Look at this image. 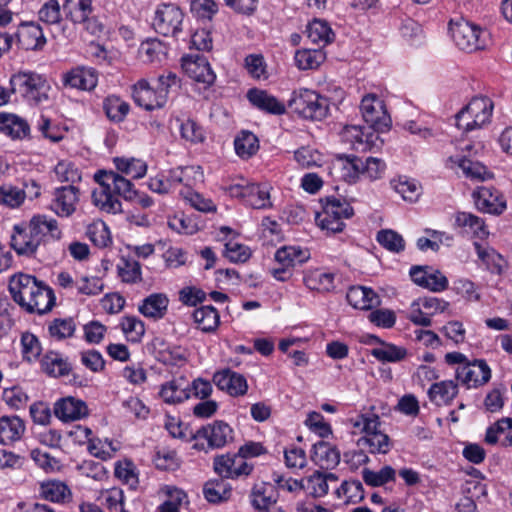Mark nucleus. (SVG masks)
Segmentation results:
<instances>
[{"instance_id": "1", "label": "nucleus", "mask_w": 512, "mask_h": 512, "mask_svg": "<svg viewBox=\"0 0 512 512\" xmlns=\"http://www.w3.org/2000/svg\"><path fill=\"white\" fill-rule=\"evenodd\" d=\"M94 178L100 188L92 192V200L102 211L113 214L122 211V204L116 195L129 201L137 196L133 184L116 172L100 170Z\"/></svg>"}, {"instance_id": "2", "label": "nucleus", "mask_w": 512, "mask_h": 512, "mask_svg": "<svg viewBox=\"0 0 512 512\" xmlns=\"http://www.w3.org/2000/svg\"><path fill=\"white\" fill-rule=\"evenodd\" d=\"M10 92L19 95L30 105H40L49 99L51 89L47 79L34 71H19L9 80Z\"/></svg>"}, {"instance_id": "3", "label": "nucleus", "mask_w": 512, "mask_h": 512, "mask_svg": "<svg viewBox=\"0 0 512 512\" xmlns=\"http://www.w3.org/2000/svg\"><path fill=\"white\" fill-rule=\"evenodd\" d=\"M321 203L322 212L315 217L319 227L331 233L342 232L345 227L343 220L354 215L352 206L345 199L335 196H327L321 199Z\"/></svg>"}, {"instance_id": "4", "label": "nucleus", "mask_w": 512, "mask_h": 512, "mask_svg": "<svg viewBox=\"0 0 512 512\" xmlns=\"http://www.w3.org/2000/svg\"><path fill=\"white\" fill-rule=\"evenodd\" d=\"M288 107L304 119L317 121L325 118L329 111L327 98L309 89L294 91Z\"/></svg>"}, {"instance_id": "5", "label": "nucleus", "mask_w": 512, "mask_h": 512, "mask_svg": "<svg viewBox=\"0 0 512 512\" xmlns=\"http://www.w3.org/2000/svg\"><path fill=\"white\" fill-rule=\"evenodd\" d=\"M449 31L455 45L462 51L470 53L486 46L483 38L485 31L463 18L458 21L451 20Z\"/></svg>"}, {"instance_id": "6", "label": "nucleus", "mask_w": 512, "mask_h": 512, "mask_svg": "<svg viewBox=\"0 0 512 512\" xmlns=\"http://www.w3.org/2000/svg\"><path fill=\"white\" fill-rule=\"evenodd\" d=\"M193 439L196 450L220 449L233 441V429L226 422L216 420L198 429Z\"/></svg>"}, {"instance_id": "7", "label": "nucleus", "mask_w": 512, "mask_h": 512, "mask_svg": "<svg viewBox=\"0 0 512 512\" xmlns=\"http://www.w3.org/2000/svg\"><path fill=\"white\" fill-rule=\"evenodd\" d=\"M183 19L184 13L178 5L162 3L155 11L153 27L163 36L176 37L182 30Z\"/></svg>"}, {"instance_id": "8", "label": "nucleus", "mask_w": 512, "mask_h": 512, "mask_svg": "<svg viewBox=\"0 0 512 512\" xmlns=\"http://www.w3.org/2000/svg\"><path fill=\"white\" fill-rule=\"evenodd\" d=\"M360 111L369 129L389 130L391 118L385 109L383 101L375 94H367L362 98Z\"/></svg>"}, {"instance_id": "9", "label": "nucleus", "mask_w": 512, "mask_h": 512, "mask_svg": "<svg viewBox=\"0 0 512 512\" xmlns=\"http://www.w3.org/2000/svg\"><path fill=\"white\" fill-rule=\"evenodd\" d=\"M456 380L467 389L478 388L489 382L491 369L483 359L467 361L455 371Z\"/></svg>"}, {"instance_id": "10", "label": "nucleus", "mask_w": 512, "mask_h": 512, "mask_svg": "<svg viewBox=\"0 0 512 512\" xmlns=\"http://www.w3.org/2000/svg\"><path fill=\"white\" fill-rule=\"evenodd\" d=\"M41 283L35 276L19 273L11 277L9 291L13 300L26 310Z\"/></svg>"}, {"instance_id": "11", "label": "nucleus", "mask_w": 512, "mask_h": 512, "mask_svg": "<svg viewBox=\"0 0 512 512\" xmlns=\"http://www.w3.org/2000/svg\"><path fill=\"white\" fill-rule=\"evenodd\" d=\"M380 130L369 129V126L347 125L344 135L350 139L353 148L358 152L372 151L379 149L383 141L379 137Z\"/></svg>"}, {"instance_id": "12", "label": "nucleus", "mask_w": 512, "mask_h": 512, "mask_svg": "<svg viewBox=\"0 0 512 512\" xmlns=\"http://www.w3.org/2000/svg\"><path fill=\"white\" fill-rule=\"evenodd\" d=\"M182 68L194 81L211 86L216 80V74L212 70L207 58L200 54L187 55L182 58Z\"/></svg>"}, {"instance_id": "13", "label": "nucleus", "mask_w": 512, "mask_h": 512, "mask_svg": "<svg viewBox=\"0 0 512 512\" xmlns=\"http://www.w3.org/2000/svg\"><path fill=\"white\" fill-rule=\"evenodd\" d=\"M10 245L19 256L25 257H34L41 246L25 222L13 226Z\"/></svg>"}, {"instance_id": "14", "label": "nucleus", "mask_w": 512, "mask_h": 512, "mask_svg": "<svg viewBox=\"0 0 512 512\" xmlns=\"http://www.w3.org/2000/svg\"><path fill=\"white\" fill-rule=\"evenodd\" d=\"M477 209L484 213L500 215L506 209V201L502 194L494 187H479L473 193Z\"/></svg>"}, {"instance_id": "15", "label": "nucleus", "mask_w": 512, "mask_h": 512, "mask_svg": "<svg viewBox=\"0 0 512 512\" xmlns=\"http://www.w3.org/2000/svg\"><path fill=\"white\" fill-rule=\"evenodd\" d=\"M27 224L40 245L49 240L58 241L63 236L58 221L47 215H34Z\"/></svg>"}, {"instance_id": "16", "label": "nucleus", "mask_w": 512, "mask_h": 512, "mask_svg": "<svg viewBox=\"0 0 512 512\" xmlns=\"http://www.w3.org/2000/svg\"><path fill=\"white\" fill-rule=\"evenodd\" d=\"M79 200V189L74 185L62 186L54 191L51 210L59 217H70L76 210Z\"/></svg>"}, {"instance_id": "17", "label": "nucleus", "mask_w": 512, "mask_h": 512, "mask_svg": "<svg viewBox=\"0 0 512 512\" xmlns=\"http://www.w3.org/2000/svg\"><path fill=\"white\" fill-rule=\"evenodd\" d=\"M18 45L24 50L39 51L46 45L42 27L36 22H23L16 33Z\"/></svg>"}, {"instance_id": "18", "label": "nucleus", "mask_w": 512, "mask_h": 512, "mask_svg": "<svg viewBox=\"0 0 512 512\" xmlns=\"http://www.w3.org/2000/svg\"><path fill=\"white\" fill-rule=\"evenodd\" d=\"M213 382L220 390L226 391L234 397L242 396L248 390L246 378L231 369L216 372L213 376Z\"/></svg>"}, {"instance_id": "19", "label": "nucleus", "mask_w": 512, "mask_h": 512, "mask_svg": "<svg viewBox=\"0 0 512 512\" xmlns=\"http://www.w3.org/2000/svg\"><path fill=\"white\" fill-rule=\"evenodd\" d=\"M333 167L339 177L348 184L357 183L362 176V158L350 154H339L333 161Z\"/></svg>"}, {"instance_id": "20", "label": "nucleus", "mask_w": 512, "mask_h": 512, "mask_svg": "<svg viewBox=\"0 0 512 512\" xmlns=\"http://www.w3.org/2000/svg\"><path fill=\"white\" fill-rule=\"evenodd\" d=\"M235 466V459L230 458V453L217 455L213 461L215 473L224 479H237L240 476H248L253 471V465L248 462H242L240 466Z\"/></svg>"}, {"instance_id": "21", "label": "nucleus", "mask_w": 512, "mask_h": 512, "mask_svg": "<svg viewBox=\"0 0 512 512\" xmlns=\"http://www.w3.org/2000/svg\"><path fill=\"white\" fill-rule=\"evenodd\" d=\"M278 497L276 487L268 482L255 484L249 495L251 505L258 512L272 509L276 505Z\"/></svg>"}, {"instance_id": "22", "label": "nucleus", "mask_w": 512, "mask_h": 512, "mask_svg": "<svg viewBox=\"0 0 512 512\" xmlns=\"http://www.w3.org/2000/svg\"><path fill=\"white\" fill-rule=\"evenodd\" d=\"M247 99L257 109L272 115H282L286 106L266 90L252 88L247 92Z\"/></svg>"}, {"instance_id": "23", "label": "nucleus", "mask_w": 512, "mask_h": 512, "mask_svg": "<svg viewBox=\"0 0 512 512\" xmlns=\"http://www.w3.org/2000/svg\"><path fill=\"white\" fill-rule=\"evenodd\" d=\"M54 414L60 420L74 421L88 415V408L84 401L74 397L59 399L54 404Z\"/></svg>"}, {"instance_id": "24", "label": "nucleus", "mask_w": 512, "mask_h": 512, "mask_svg": "<svg viewBox=\"0 0 512 512\" xmlns=\"http://www.w3.org/2000/svg\"><path fill=\"white\" fill-rule=\"evenodd\" d=\"M64 85L79 90L90 91L98 82V75L94 68L76 67L64 75Z\"/></svg>"}, {"instance_id": "25", "label": "nucleus", "mask_w": 512, "mask_h": 512, "mask_svg": "<svg viewBox=\"0 0 512 512\" xmlns=\"http://www.w3.org/2000/svg\"><path fill=\"white\" fill-rule=\"evenodd\" d=\"M133 99L138 106L148 111L165 105V94H158V91L150 88L145 80L139 81L134 86Z\"/></svg>"}, {"instance_id": "26", "label": "nucleus", "mask_w": 512, "mask_h": 512, "mask_svg": "<svg viewBox=\"0 0 512 512\" xmlns=\"http://www.w3.org/2000/svg\"><path fill=\"white\" fill-rule=\"evenodd\" d=\"M311 460L321 469H333L340 462V452L335 446L320 440L312 447Z\"/></svg>"}, {"instance_id": "27", "label": "nucleus", "mask_w": 512, "mask_h": 512, "mask_svg": "<svg viewBox=\"0 0 512 512\" xmlns=\"http://www.w3.org/2000/svg\"><path fill=\"white\" fill-rule=\"evenodd\" d=\"M338 479V476L334 473L316 470L310 476L303 479V490L313 498L324 497L329 491V483H335Z\"/></svg>"}, {"instance_id": "28", "label": "nucleus", "mask_w": 512, "mask_h": 512, "mask_svg": "<svg viewBox=\"0 0 512 512\" xmlns=\"http://www.w3.org/2000/svg\"><path fill=\"white\" fill-rule=\"evenodd\" d=\"M458 384L453 380L433 383L427 391L429 400L436 406H449L458 395Z\"/></svg>"}, {"instance_id": "29", "label": "nucleus", "mask_w": 512, "mask_h": 512, "mask_svg": "<svg viewBox=\"0 0 512 512\" xmlns=\"http://www.w3.org/2000/svg\"><path fill=\"white\" fill-rule=\"evenodd\" d=\"M26 430L24 421L18 416L0 418V443L10 445L20 440Z\"/></svg>"}, {"instance_id": "30", "label": "nucleus", "mask_w": 512, "mask_h": 512, "mask_svg": "<svg viewBox=\"0 0 512 512\" xmlns=\"http://www.w3.org/2000/svg\"><path fill=\"white\" fill-rule=\"evenodd\" d=\"M346 299L354 308L361 310L372 309L380 302L378 295L371 288L364 286L351 287L347 292Z\"/></svg>"}, {"instance_id": "31", "label": "nucleus", "mask_w": 512, "mask_h": 512, "mask_svg": "<svg viewBox=\"0 0 512 512\" xmlns=\"http://www.w3.org/2000/svg\"><path fill=\"white\" fill-rule=\"evenodd\" d=\"M168 304L169 299L165 294L153 293L143 299L138 310L143 316L156 320L165 316Z\"/></svg>"}, {"instance_id": "32", "label": "nucleus", "mask_w": 512, "mask_h": 512, "mask_svg": "<svg viewBox=\"0 0 512 512\" xmlns=\"http://www.w3.org/2000/svg\"><path fill=\"white\" fill-rule=\"evenodd\" d=\"M62 9L68 20L82 24L88 21L93 12L92 0H63Z\"/></svg>"}, {"instance_id": "33", "label": "nucleus", "mask_w": 512, "mask_h": 512, "mask_svg": "<svg viewBox=\"0 0 512 512\" xmlns=\"http://www.w3.org/2000/svg\"><path fill=\"white\" fill-rule=\"evenodd\" d=\"M42 370L51 377H63L71 373L72 367L66 358L55 351L47 352L41 359Z\"/></svg>"}, {"instance_id": "34", "label": "nucleus", "mask_w": 512, "mask_h": 512, "mask_svg": "<svg viewBox=\"0 0 512 512\" xmlns=\"http://www.w3.org/2000/svg\"><path fill=\"white\" fill-rule=\"evenodd\" d=\"M0 131L13 139H23L29 135L30 127L23 118L15 114H2Z\"/></svg>"}, {"instance_id": "35", "label": "nucleus", "mask_w": 512, "mask_h": 512, "mask_svg": "<svg viewBox=\"0 0 512 512\" xmlns=\"http://www.w3.org/2000/svg\"><path fill=\"white\" fill-rule=\"evenodd\" d=\"M203 494L208 502L221 503L230 499L232 487L226 479L220 477L206 482L203 487Z\"/></svg>"}, {"instance_id": "36", "label": "nucleus", "mask_w": 512, "mask_h": 512, "mask_svg": "<svg viewBox=\"0 0 512 512\" xmlns=\"http://www.w3.org/2000/svg\"><path fill=\"white\" fill-rule=\"evenodd\" d=\"M183 378L173 379L162 385L160 390L161 398L169 404L183 402L190 398L188 386Z\"/></svg>"}, {"instance_id": "37", "label": "nucleus", "mask_w": 512, "mask_h": 512, "mask_svg": "<svg viewBox=\"0 0 512 512\" xmlns=\"http://www.w3.org/2000/svg\"><path fill=\"white\" fill-rule=\"evenodd\" d=\"M56 297L53 290L41 283L39 291L36 292L31 303L26 308L29 313H37L39 315L49 312L55 305Z\"/></svg>"}, {"instance_id": "38", "label": "nucleus", "mask_w": 512, "mask_h": 512, "mask_svg": "<svg viewBox=\"0 0 512 512\" xmlns=\"http://www.w3.org/2000/svg\"><path fill=\"white\" fill-rule=\"evenodd\" d=\"M465 107L475 118L474 123L482 127L490 121L494 105L490 98L480 96L472 98Z\"/></svg>"}, {"instance_id": "39", "label": "nucleus", "mask_w": 512, "mask_h": 512, "mask_svg": "<svg viewBox=\"0 0 512 512\" xmlns=\"http://www.w3.org/2000/svg\"><path fill=\"white\" fill-rule=\"evenodd\" d=\"M194 321L199 328L206 333L213 332L220 324V315L212 305H204L194 310Z\"/></svg>"}, {"instance_id": "40", "label": "nucleus", "mask_w": 512, "mask_h": 512, "mask_svg": "<svg viewBox=\"0 0 512 512\" xmlns=\"http://www.w3.org/2000/svg\"><path fill=\"white\" fill-rule=\"evenodd\" d=\"M310 254L307 250H303L300 247L295 246H284L279 248L275 253V260L284 267H294L301 265L307 261Z\"/></svg>"}, {"instance_id": "41", "label": "nucleus", "mask_w": 512, "mask_h": 512, "mask_svg": "<svg viewBox=\"0 0 512 512\" xmlns=\"http://www.w3.org/2000/svg\"><path fill=\"white\" fill-rule=\"evenodd\" d=\"M357 444L361 448H366L371 454H387L391 449L389 436L381 431L361 437Z\"/></svg>"}, {"instance_id": "42", "label": "nucleus", "mask_w": 512, "mask_h": 512, "mask_svg": "<svg viewBox=\"0 0 512 512\" xmlns=\"http://www.w3.org/2000/svg\"><path fill=\"white\" fill-rule=\"evenodd\" d=\"M40 495L51 502H64L66 498L71 496L68 486L58 480H48L40 484Z\"/></svg>"}, {"instance_id": "43", "label": "nucleus", "mask_w": 512, "mask_h": 512, "mask_svg": "<svg viewBox=\"0 0 512 512\" xmlns=\"http://www.w3.org/2000/svg\"><path fill=\"white\" fill-rule=\"evenodd\" d=\"M236 154L242 159H248L259 149V140L250 131H241L234 140Z\"/></svg>"}, {"instance_id": "44", "label": "nucleus", "mask_w": 512, "mask_h": 512, "mask_svg": "<svg viewBox=\"0 0 512 512\" xmlns=\"http://www.w3.org/2000/svg\"><path fill=\"white\" fill-rule=\"evenodd\" d=\"M325 58L326 55L321 49L297 50L294 56L295 64L300 70L316 69Z\"/></svg>"}, {"instance_id": "45", "label": "nucleus", "mask_w": 512, "mask_h": 512, "mask_svg": "<svg viewBox=\"0 0 512 512\" xmlns=\"http://www.w3.org/2000/svg\"><path fill=\"white\" fill-rule=\"evenodd\" d=\"M335 274L316 271L304 277V283L310 290L331 292L335 289Z\"/></svg>"}, {"instance_id": "46", "label": "nucleus", "mask_w": 512, "mask_h": 512, "mask_svg": "<svg viewBox=\"0 0 512 512\" xmlns=\"http://www.w3.org/2000/svg\"><path fill=\"white\" fill-rule=\"evenodd\" d=\"M371 355L381 362H400L407 356V349L392 343H383L381 348L371 350Z\"/></svg>"}, {"instance_id": "47", "label": "nucleus", "mask_w": 512, "mask_h": 512, "mask_svg": "<svg viewBox=\"0 0 512 512\" xmlns=\"http://www.w3.org/2000/svg\"><path fill=\"white\" fill-rule=\"evenodd\" d=\"M307 37L313 43L326 45L334 39V33L329 25L322 20L315 19L307 26Z\"/></svg>"}, {"instance_id": "48", "label": "nucleus", "mask_w": 512, "mask_h": 512, "mask_svg": "<svg viewBox=\"0 0 512 512\" xmlns=\"http://www.w3.org/2000/svg\"><path fill=\"white\" fill-rule=\"evenodd\" d=\"M103 109L110 120L121 122L128 114L130 106L119 97L112 95L104 100Z\"/></svg>"}, {"instance_id": "49", "label": "nucleus", "mask_w": 512, "mask_h": 512, "mask_svg": "<svg viewBox=\"0 0 512 512\" xmlns=\"http://www.w3.org/2000/svg\"><path fill=\"white\" fill-rule=\"evenodd\" d=\"M376 240L386 250L400 253L405 250V240L401 234L392 229H383L377 233Z\"/></svg>"}, {"instance_id": "50", "label": "nucleus", "mask_w": 512, "mask_h": 512, "mask_svg": "<svg viewBox=\"0 0 512 512\" xmlns=\"http://www.w3.org/2000/svg\"><path fill=\"white\" fill-rule=\"evenodd\" d=\"M25 201V194L19 187L12 184L0 186V205L9 208H19Z\"/></svg>"}, {"instance_id": "51", "label": "nucleus", "mask_w": 512, "mask_h": 512, "mask_svg": "<svg viewBox=\"0 0 512 512\" xmlns=\"http://www.w3.org/2000/svg\"><path fill=\"white\" fill-rule=\"evenodd\" d=\"M114 163L118 171L134 179L142 178L147 171L146 163L139 159L115 158Z\"/></svg>"}, {"instance_id": "52", "label": "nucleus", "mask_w": 512, "mask_h": 512, "mask_svg": "<svg viewBox=\"0 0 512 512\" xmlns=\"http://www.w3.org/2000/svg\"><path fill=\"white\" fill-rule=\"evenodd\" d=\"M362 478L367 485L378 487L393 481L395 479V470L391 466H384L378 472L364 468L362 470Z\"/></svg>"}, {"instance_id": "53", "label": "nucleus", "mask_w": 512, "mask_h": 512, "mask_svg": "<svg viewBox=\"0 0 512 512\" xmlns=\"http://www.w3.org/2000/svg\"><path fill=\"white\" fill-rule=\"evenodd\" d=\"M245 203L254 209H265L272 205L268 190L258 184H250V190L246 194Z\"/></svg>"}, {"instance_id": "54", "label": "nucleus", "mask_w": 512, "mask_h": 512, "mask_svg": "<svg viewBox=\"0 0 512 512\" xmlns=\"http://www.w3.org/2000/svg\"><path fill=\"white\" fill-rule=\"evenodd\" d=\"M455 222L459 227H468L478 237L488 234L483 219L472 213L458 212Z\"/></svg>"}, {"instance_id": "55", "label": "nucleus", "mask_w": 512, "mask_h": 512, "mask_svg": "<svg viewBox=\"0 0 512 512\" xmlns=\"http://www.w3.org/2000/svg\"><path fill=\"white\" fill-rule=\"evenodd\" d=\"M139 55L144 62L152 63L160 60L161 55H165V46L158 39H148L141 43Z\"/></svg>"}, {"instance_id": "56", "label": "nucleus", "mask_w": 512, "mask_h": 512, "mask_svg": "<svg viewBox=\"0 0 512 512\" xmlns=\"http://www.w3.org/2000/svg\"><path fill=\"white\" fill-rule=\"evenodd\" d=\"M386 163L377 157H367L362 159V176L370 181H376L384 177Z\"/></svg>"}, {"instance_id": "57", "label": "nucleus", "mask_w": 512, "mask_h": 512, "mask_svg": "<svg viewBox=\"0 0 512 512\" xmlns=\"http://www.w3.org/2000/svg\"><path fill=\"white\" fill-rule=\"evenodd\" d=\"M156 90L165 94V103L170 93H176L181 87V79L172 71H166L158 76Z\"/></svg>"}, {"instance_id": "58", "label": "nucleus", "mask_w": 512, "mask_h": 512, "mask_svg": "<svg viewBox=\"0 0 512 512\" xmlns=\"http://www.w3.org/2000/svg\"><path fill=\"white\" fill-rule=\"evenodd\" d=\"M39 20L45 24H59L62 20L61 7L57 0H48L38 11Z\"/></svg>"}, {"instance_id": "59", "label": "nucleus", "mask_w": 512, "mask_h": 512, "mask_svg": "<svg viewBox=\"0 0 512 512\" xmlns=\"http://www.w3.org/2000/svg\"><path fill=\"white\" fill-rule=\"evenodd\" d=\"M123 266H118V274L125 283H138L142 281L141 265L133 259H123Z\"/></svg>"}, {"instance_id": "60", "label": "nucleus", "mask_w": 512, "mask_h": 512, "mask_svg": "<svg viewBox=\"0 0 512 512\" xmlns=\"http://www.w3.org/2000/svg\"><path fill=\"white\" fill-rule=\"evenodd\" d=\"M121 328L127 337L133 342L140 341L145 333L144 322L135 316L123 317Z\"/></svg>"}, {"instance_id": "61", "label": "nucleus", "mask_w": 512, "mask_h": 512, "mask_svg": "<svg viewBox=\"0 0 512 512\" xmlns=\"http://www.w3.org/2000/svg\"><path fill=\"white\" fill-rule=\"evenodd\" d=\"M23 358L29 362L36 360L41 353V345L38 338L29 332L23 333L21 337Z\"/></svg>"}, {"instance_id": "62", "label": "nucleus", "mask_w": 512, "mask_h": 512, "mask_svg": "<svg viewBox=\"0 0 512 512\" xmlns=\"http://www.w3.org/2000/svg\"><path fill=\"white\" fill-rule=\"evenodd\" d=\"M181 137L191 143H201L204 141L203 128L192 119H187L180 124Z\"/></svg>"}, {"instance_id": "63", "label": "nucleus", "mask_w": 512, "mask_h": 512, "mask_svg": "<svg viewBox=\"0 0 512 512\" xmlns=\"http://www.w3.org/2000/svg\"><path fill=\"white\" fill-rule=\"evenodd\" d=\"M76 329L75 322L72 318L55 319L49 325L51 336L61 340L73 336Z\"/></svg>"}, {"instance_id": "64", "label": "nucleus", "mask_w": 512, "mask_h": 512, "mask_svg": "<svg viewBox=\"0 0 512 512\" xmlns=\"http://www.w3.org/2000/svg\"><path fill=\"white\" fill-rule=\"evenodd\" d=\"M160 360L165 365L177 366L186 362L187 353L186 349L181 346H168L164 350L160 351Z\"/></svg>"}]
</instances>
